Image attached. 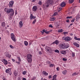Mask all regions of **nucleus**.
<instances>
[{
	"label": "nucleus",
	"instance_id": "nucleus-1",
	"mask_svg": "<svg viewBox=\"0 0 80 80\" xmlns=\"http://www.w3.org/2000/svg\"><path fill=\"white\" fill-rule=\"evenodd\" d=\"M5 12H6L7 13H10L11 12V13L9 14L10 16H13L14 15V11L13 10V9L12 8L8 9V8H5Z\"/></svg>",
	"mask_w": 80,
	"mask_h": 80
},
{
	"label": "nucleus",
	"instance_id": "nucleus-2",
	"mask_svg": "<svg viewBox=\"0 0 80 80\" xmlns=\"http://www.w3.org/2000/svg\"><path fill=\"white\" fill-rule=\"evenodd\" d=\"M32 55L31 54H28L27 55V60L29 63H31L32 62Z\"/></svg>",
	"mask_w": 80,
	"mask_h": 80
},
{
	"label": "nucleus",
	"instance_id": "nucleus-3",
	"mask_svg": "<svg viewBox=\"0 0 80 80\" xmlns=\"http://www.w3.org/2000/svg\"><path fill=\"white\" fill-rule=\"evenodd\" d=\"M62 38L63 40H64L65 41H66V42H67V41H70V40H72L71 38L69 37H62Z\"/></svg>",
	"mask_w": 80,
	"mask_h": 80
},
{
	"label": "nucleus",
	"instance_id": "nucleus-4",
	"mask_svg": "<svg viewBox=\"0 0 80 80\" xmlns=\"http://www.w3.org/2000/svg\"><path fill=\"white\" fill-rule=\"evenodd\" d=\"M11 38L12 40L14 42H16V39L15 38V35H14V34L12 33L11 34Z\"/></svg>",
	"mask_w": 80,
	"mask_h": 80
},
{
	"label": "nucleus",
	"instance_id": "nucleus-5",
	"mask_svg": "<svg viewBox=\"0 0 80 80\" xmlns=\"http://www.w3.org/2000/svg\"><path fill=\"white\" fill-rule=\"evenodd\" d=\"M13 3H14V2H13V1H11L10 2L9 6V7H10V8H12V7H13Z\"/></svg>",
	"mask_w": 80,
	"mask_h": 80
},
{
	"label": "nucleus",
	"instance_id": "nucleus-6",
	"mask_svg": "<svg viewBox=\"0 0 80 80\" xmlns=\"http://www.w3.org/2000/svg\"><path fill=\"white\" fill-rule=\"evenodd\" d=\"M59 47L60 49H65L64 45L63 44H60Z\"/></svg>",
	"mask_w": 80,
	"mask_h": 80
},
{
	"label": "nucleus",
	"instance_id": "nucleus-7",
	"mask_svg": "<svg viewBox=\"0 0 80 80\" xmlns=\"http://www.w3.org/2000/svg\"><path fill=\"white\" fill-rule=\"evenodd\" d=\"M5 55L6 57H8V58H10L11 56V55L9 54V53L8 52L5 53Z\"/></svg>",
	"mask_w": 80,
	"mask_h": 80
},
{
	"label": "nucleus",
	"instance_id": "nucleus-8",
	"mask_svg": "<svg viewBox=\"0 0 80 80\" xmlns=\"http://www.w3.org/2000/svg\"><path fill=\"white\" fill-rule=\"evenodd\" d=\"M45 49L46 51L47 52H48V53L50 52V47L47 46L45 47Z\"/></svg>",
	"mask_w": 80,
	"mask_h": 80
},
{
	"label": "nucleus",
	"instance_id": "nucleus-9",
	"mask_svg": "<svg viewBox=\"0 0 80 80\" xmlns=\"http://www.w3.org/2000/svg\"><path fill=\"white\" fill-rule=\"evenodd\" d=\"M59 42L58 40H56L54 42H52V43H51V45H53V44H54V43H55V44H56V45H57L58 44V43H59Z\"/></svg>",
	"mask_w": 80,
	"mask_h": 80
},
{
	"label": "nucleus",
	"instance_id": "nucleus-10",
	"mask_svg": "<svg viewBox=\"0 0 80 80\" xmlns=\"http://www.w3.org/2000/svg\"><path fill=\"white\" fill-rule=\"evenodd\" d=\"M2 62L5 64V65H7L8 64V61L5 59H2L1 60Z\"/></svg>",
	"mask_w": 80,
	"mask_h": 80
},
{
	"label": "nucleus",
	"instance_id": "nucleus-11",
	"mask_svg": "<svg viewBox=\"0 0 80 80\" xmlns=\"http://www.w3.org/2000/svg\"><path fill=\"white\" fill-rule=\"evenodd\" d=\"M46 4H47L46 5L47 7H49V5H50V0H47Z\"/></svg>",
	"mask_w": 80,
	"mask_h": 80
},
{
	"label": "nucleus",
	"instance_id": "nucleus-12",
	"mask_svg": "<svg viewBox=\"0 0 80 80\" xmlns=\"http://www.w3.org/2000/svg\"><path fill=\"white\" fill-rule=\"evenodd\" d=\"M32 10L33 12H36L37 10V7L36 6H34L32 8Z\"/></svg>",
	"mask_w": 80,
	"mask_h": 80
},
{
	"label": "nucleus",
	"instance_id": "nucleus-13",
	"mask_svg": "<svg viewBox=\"0 0 80 80\" xmlns=\"http://www.w3.org/2000/svg\"><path fill=\"white\" fill-rule=\"evenodd\" d=\"M30 20H32V19H35V18H36V17L35 16H33V14H31L30 16Z\"/></svg>",
	"mask_w": 80,
	"mask_h": 80
},
{
	"label": "nucleus",
	"instance_id": "nucleus-14",
	"mask_svg": "<svg viewBox=\"0 0 80 80\" xmlns=\"http://www.w3.org/2000/svg\"><path fill=\"white\" fill-rule=\"evenodd\" d=\"M41 32L42 33V34H43V33H44L45 32V33H46V34H48L50 32L49 31H46L45 29H43L42 30V32L41 31Z\"/></svg>",
	"mask_w": 80,
	"mask_h": 80
},
{
	"label": "nucleus",
	"instance_id": "nucleus-15",
	"mask_svg": "<svg viewBox=\"0 0 80 80\" xmlns=\"http://www.w3.org/2000/svg\"><path fill=\"white\" fill-rule=\"evenodd\" d=\"M6 72L7 73H11V70L10 68L7 69L6 70Z\"/></svg>",
	"mask_w": 80,
	"mask_h": 80
},
{
	"label": "nucleus",
	"instance_id": "nucleus-16",
	"mask_svg": "<svg viewBox=\"0 0 80 80\" xmlns=\"http://www.w3.org/2000/svg\"><path fill=\"white\" fill-rule=\"evenodd\" d=\"M66 50H62L60 51V53L61 54H63V55H65L66 54Z\"/></svg>",
	"mask_w": 80,
	"mask_h": 80
},
{
	"label": "nucleus",
	"instance_id": "nucleus-17",
	"mask_svg": "<svg viewBox=\"0 0 80 80\" xmlns=\"http://www.w3.org/2000/svg\"><path fill=\"white\" fill-rule=\"evenodd\" d=\"M42 74L44 75H45V76H48V74L45 71H42Z\"/></svg>",
	"mask_w": 80,
	"mask_h": 80
},
{
	"label": "nucleus",
	"instance_id": "nucleus-18",
	"mask_svg": "<svg viewBox=\"0 0 80 80\" xmlns=\"http://www.w3.org/2000/svg\"><path fill=\"white\" fill-rule=\"evenodd\" d=\"M73 45H75V46H76L78 48L79 47V44L76 42H74Z\"/></svg>",
	"mask_w": 80,
	"mask_h": 80
},
{
	"label": "nucleus",
	"instance_id": "nucleus-19",
	"mask_svg": "<svg viewBox=\"0 0 80 80\" xmlns=\"http://www.w3.org/2000/svg\"><path fill=\"white\" fill-rule=\"evenodd\" d=\"M50 5H54V0H50Z\"/></svg>",
	"mask_w": 80,
	"mask_h": 80
},
{
	"label": "nucleus",
	"instance_id": "nucleus-20",
	"mask_svg": "<svg viewBox=\"0 0 80 80\" xmlns=\"http://www.w3.org/2000/svg\"><path fill=\"white\" fill-rule=\"evenodd\" d=\"M13 74L15 76H17V75H18V72H16V71L15 70L13 71Z\"/></svg>",
	"mask_w": 80,
	"mask_h": 80
},
{
	"label": "nucleus",
	"instance_id": "nucleus-21",
	"mask_svg": "<svg viewBox=\"0 0 80 80\" xmlns=\"http://www.w3.org/2000/svg\"><path fill=\"white\" fill-rule=\"evenodd\" d=\"M65 3L64 2H62L61 3V6L62 7H65Z\"/></svg>",
	"mask_w": 80,
	"mask_h": 80
},
{
	"label": "nucleus",
	"instance_id": "nucleus-22",
	"mask_svg": "<svg viewBox=\"0 0 80 80\" xmlns=\"http://www.w3.org/2000/svg\"><path fill=\"white\" fill-rule=\"evenodd\" d=\"M68 47H69V45L68 44L64 45V49L68 48Z\"/></svg>",
	"mask_w": 80,
	"mask_h": 80
},
{
	"label": "nucleus",
	"instance_id": "nucleus-23",
	"mask_svg": "<svg viewBox=\"0 0 80 80\" xmlns=\"http://www.w3.org/2000/svg\"><path fill=\"white\" fill-rule=\"evenodd\" d=\"M20 24V28H22V26H23V23L22 22V21H20L19 22Z\"/></svg>",
	"mask_w": 80,
	"mask_h": 80
},
{
	"label": "nucleus",
	"instance_id": "nucleus-24",
	"mask_svg": "<svg viewBox=\"0 0 80 80\" xmlns=\"http://www.w3.org/2000/svg\"><path fill=\"white\" fill-rule=\"evenodd\" d=\"M67 70H65L62 72V73L64 75H66V73H67Z\"/></svg>",
	"mask_w": 80,
	"mask_h": 80
},
{
	"label": "nucleus",
	"instance_id": "nucleus-25",
	"mask_svg": "<svg viewBox=\"0 0 80 80\" xmlns=\"http://www.w3.org/2000/svg\"><path fill=\"white\" fill-rule=\"evenodd\" d=\"M80 18V15H78L77 16V18H76V20L77 21L78 19H79Z\"/></svg>",
	"mask_w": 80,
	"mask_h": 80
},
{
	"label": "nucleus",
	"instance_id": "nucleus-26",
	"mask_svg": "<svg viewBox=\"0 0 80 80\" xmlns=\"http://www.w3.org/2000/svg\"><path fill=\"white\" fill-rule=\"evenodd\" d=\"M74 39L76 40H78L79 41L80 40V38H78L76 36L74 37Z\"/></svg>",
	"mask_w": 80,
	"mask_h": 80
},
{
	"label": "nucleus",
	"instance_id": "nucleus-27",
	"mask_svg": "<svg viewBox=\"0 0 80 80\" xmlns=\"http://www.w3.org/2000/svg\"><path fill=\"white\" fill-rule=\"evenodd\" d=\"M57 9L58 12H60V11L62 10V8L59 7L57 8Z\"/></svg>",
	"mask_w": 80,
	"mask_h": 80
},
{
	"label": "nucleus",
	"instance_id": "nucleus-28",
	"mask_svg": "<svg viewBox=\"0 0 80 80\" xmlns=\"http://www.w3.org/2000/svg\"><path fill=\"white\" fill-rule=\"evenodd\" d=\"M24 45H25L26 46H27L28 45V43L27 41H24Z\"/></svg>",
	"mask_w": 80,
	"mask_h": 80
},
{
	"label": "nucleus",
	"instance_id": "nucleus-29",
	"mask_svg": "<svg viewBox=\"0 0 80 80\" xmlns=\"http://www.w3.org/2000/svg\"><path fill=\"white\" fill-rule=\"evenodd\" d=\"M75 52H72V57H75Z\"/></svg>",
	"mask_w": 80,
	"mask_h": 80
},
{
	"label": "nucleus",
	"instance_id": "nucleus-30",
	"mask_svg": "<svg viewBox=\"0 0 80 80\" xmlns=\"http://www.w3.org/2000/svg\"><path fill=\"white\" fill-rule=\"evenodd\" d=\"M74 0H69V2L70 3H72L74 2Z\"/></svg>",
	"mask_w": 80,
	"mask_h": 80
},
{
	"label": "nucleus",
	"instance_id": "nucleus-31",
	"mask_svg": "<svg viewBox=\"0 0 80 80\" xmlns=\"http://www.w3.org/2000/svg\"><path fill=\"white\" fill-rule=\"evenodd\" d=\"M5 22H2V27H5Z\"/></svg>",
	"mask_w": 80,
	"mask_h": 80
},
{
	"label": "nucleus",
	"instance_id": "nucleus-32",
	"mask_svg": "<svg viewBox=\"0 0 80 80\" xmlns=\"http://www.w3.org/2000/svg\"><path fill=\"white\" fill-rule=\"evenodd\" d=\"M55 18L52 17V18H51V21H54V20H55Z\"/></svg>",
	"mask_w": 80,
	"mask_h": 80
},
{
	"label": "nucleus",
	"instance_id": "nucleus-33",
	"mask_svg": "<svg viewBox=\"0 0 80 80\" xmlns=\"http://www.w3.org/2000/svg\"><path fill=\"white\" fill-rule=\"evenodd\" d=\"M57 74H54L53 76V78H57Z\"/></svg>",
	"mask_w": 80,
	"mask_h": 80
},
{
	"label": "nucleus",
	"instance_id": "nucleus-34",
	"mask_svg": "<svg viewBox=\"0 0 80 80\" xmlns=\"http://www.w3.org/2000/svg\"><path fill=\"white\" fill-rule=\"evenodd\" d=\"M9 47H10V48H12V49H13L14 48V47L12 45H10Z\"/></svg>",
	"mask_w": 80,
	"mask_h": 80
},
{
	"label": "nucleus",
	"instance_id": "nucleus-35",
	"mask_svg": "<svg viewBox=\"0 0 80 80\" xmlns=\"http://www.w3.org/2000/svg\"><path fill=\"white\" fill-rule=\"evenodd\" d=\"M55 52H56V53H60L59 51L57 49L55 50Z\"/></svg>",
	"mask_w": 80,
	"mask_h": 80
},
{
	"label": "nucleus",
	"instance_id": "nucleus-36",
	"mask_svg": "<svg viewBox=\"0 0 80 80\" xmlns=\"http://www.w3.org/2000/svg\"><path fill=\"white\" fill-rule=\"evenodd\" d=\"M77 75V74L76 73V72H74L72 74V75L73 76H75V75Z\"/></svg>",
	"mask_w": 80,
	"mask_h": 80
},
{
	"label": "nucleus",
	"instance_id": "nucleus-37",
	"mask_svg": "<svg viewBox=\"0 0 80 80\" xmlns=\"http://www.w3.org/2000/svg\"><path fill=\"white\" fill-rule=\"evenodd\" d=\"M27 73V72L26 71H24L22 72V74L23 75H25L26 74V73Z\"/></svg>",
	"mask_w": 80,
	"mask_h": 80
},
{
	"label": "nucleus",
	"instance_id": "nucleus-38",
	"mask_svg": "<svg viewBox=\"0 0 80 80\" xmlns=\"http://www.w3.org/2000/svg\"><path fill=\"white\" fill-rule=\"evenodd\" d=\"M17 58L19 62H20V61H21V59H20V58L19 57H18Z\"/></svg>",
	"mask_w": 80,
	"mask_h": 80
},
{
	"label": "nucleus",
	"instance_id": "nucleus-39",
	"mask_svg": "<svg viewBox=\"0 0 80 80\" xmlns=\"http://www.w3.org/2000/svg\"><path fill=\"white\" fill-rule=\"evenodd\" d=\"M36 21H37L36 19H35V20H33L32 22L33 24H35V22H36Z\"/></svg>",
	"mask_w": 80,
	"mask_h": 80
},
{
	"label": "nucleus",
	"instance_id": "nucleus-40",
	"mask_svg": "<svg viewBox=\"0 0 80 80\" xmlns=\"http://www.w3.org/2000/svg\"><path fill=\"white\" fill-rule=\"evenodd\" d=\"M62 31H63V29H59L58 30V32H62Z\"/></svg>",
	"mask_w": 80,
	"mask_h": 80
},
{
	"label": "nucleus",
	"instance_id": "nucleus-41",
	"mask_svg": "<svg viewBox=\"0 0 80 80\" xmlns=\"http://www.w3.org/2000/svg\"><path fill=\"white\" fill-rule=\"evenodd\" d=\"M39 53L40 55H42V54H43V52H42V51H39Z\"/></svg>",
	"mask_w": 80,
	"mask_h": 80
},
{
	"label": "nucleus",
	"instance_id": "nucleus-42",
	"mask_svg": "<svg viewBox=\"0 0 80 80\" xmlns=\"http://www.w3.org/2000/svg\"><path fill=\"white\" fill-rule=\"evenodd\" d=\"M36 79V77L34 76L33 78L32 79V80H34Z\"/></svg>",
	"mask_w": 80,
	"mask_h": 80
},
{
	"label": "nucleus",
	"instance_id": "nucleus-43",
	"mask_svg": "<svg viewBox=\"0 0 80 80\" xmlns=\"http://www.w3.org/2000/svg\"><path fill=\"white\" fill-rule=\"evenodd\" d=\"M72 18V16H70V17H67L66 18L68 19V18Z\"/></svg>",
	"mask_w": 80,
	"mask_h": 80
},
{
	"label": "nucleus",
	"instance_id": "nucleus-44",
	"mask_svg": "<svg viewBox=\"0 0 80 80\" xmlns=\"http://www.w3.org/2000/svg\"><path fill=\"white\" fill-rule=\"evenodd\" d=\"M54 66H55V65H54V64H50V67H54Z\"/></svg>",
	"mask_w": 80,
	"mask_h": 80
},
{
	"label": "nucleus",
	"instance_id": "nucleus-45",
	"mask_svg": "<svg viewBox=\"0 0 80 80\" xmlns=\"http://www.w3.org/2000/svg\"><path fill=\"white\" fill-rule=\"evenodd\" d=\"M62 60H63V61H67V59L65 58H63Z\"/></svg>",
	"mask_w": 80,
	"mask_h": 80
},
{
	"label": "nucleus",
	"instance_id": "nucleus-46",
	"mask_svg": "<svg viewBox=\"0 0 80 80\" xmlns=\"http://www.w3.org/2000/svg\"><path fill=\"white\" fill-rule=\"evenodd\" d=\"M57 12H55L54 14H53V15L54 16H55L56 15H57Z\"/></svg>",
	"mask_w": 80,
	"mask_h": 80
},
{
	"label": "nucleus",
	"instance_id": "nucleus-47",
	"mask_svg": "<svg viewBox=\"0 0 80 80\" xmlns=\"http://www.w3.org/2000/svg\"><path fill=\"white\" fill-rule=\"evenodd\" d=\"M38 4L40 5H42V2H41V1H39L38 2Z\"/></svg>",
	"mask_w": 80,
	"mask_h": 80
},
{
	"label": "nucleus",
	"instance_id": "nucleus-48",
	"mask_svg": "<svg viewBox=\"0 0 80 80\" xmlns=\"http://www.w3.org/2000/svg\"><path fill=\"white\" fill-rule=\"evenodd\" d=\"M16 62L17 63V64H18V65H20V62Z\"/></svg>",
	"mask_w": 80,
	"mask_h": 80
},
{
	"label": "nucleus",
	"instance_id": "nucleus-49",
	"mask_svg": "<svg viewBox=\"0 0 80 80\" xmlns=\"http://www.w3.org/2000/svg\"><path fill=\"white\" fill-rule=\"evenodd\" d=\"M74 21H75V19H73V20H71V22L72 23H73V22H74Z\"/></svg>",
	"mask_w": 80,
	"mask_h": 80
},
{
	"label": "nucleus",
	"instance_id": "nucleus-50",
	"mask_svg": "<svg viewBox=\"0 0 80 80\" xmlns=\"http://www.w3.org/2000/svg\"><path fill=\"white\" fill-rule=\"evenodd\" d=\"M18 13L17 12V10H16L15 11V15H17Z\"/></svg>",
	"mask_w": 80,
	"mask_h": 80
},
{
	"label": "nucleus",
	"instance_id": "nucleus-51",
	"mask_svg": "<svg viewBox=\"0 0 80 80\" xmlns=\"http://www.w3.org/2000/svg\"><path fill=\"white\" fill-rule=\"evenodd\" d=\"M68 32H63L64 34H68Z\"/></svg>",
	"mask_w": 80,
	"mask_h": 80
},
{
	"label": "nucleus",
	"instance_id": "nucleus-52",
	"mask_svg": "<svg viewBox=\"0 0 80 80\" xmlns=\"http://www.w3.org/2000/svg\"><path fill=\"white\" fill-rule=\"evenodd\" d=\"M56 70L57 71H59V67H57L56 68Z\"/></svg>",
	"mask_w": 80,
	"mask_h": 80
},
{
	"label": "nucleus",
	"instance_id": "nucleus-53",
	"mask_svg": "<svg viewBox=\"0 0 80 80\" xmlns=\"http://www.w3.org/2000/svg\"><path fill=\"white\" fill-rule=\"evenodd\" d=\"M12 61L13 62H15V60L13 58L12 59Z\"/></svg>",
	"mask_w": 80,
	"mask_h": 80
},
{
	"label": "nucleus",
	"instance_id": "nucleus-54",
	"mask_svg": "<svg viewBox=\"0 0 80 80\" xmlns=\"http://www.w3.org/2000/svg\"><path fill=\"white\" fill-rule=\"evenodd\" d=\"M12 19V16H9V19L11 20Z\"/></svg>",
	"mask_w": 80,
	"mask_h": 80
},
{
	"label": "nucleus",
	"instance_id": "nucleus-55",
	"mask_svg": "<svg viewBox=\"0 0 80 80\" xmlns=\"http://www.w3.org/2000/svg\"><path fill=\"white\" fill-rule=\"evenodd\" d=\"M18 80H21V78L19 77L18 78Z\"/></svg>",
	"mask_w": 80,
	"mask_h": 80
},
{
	"label": "nucleus",
	"instance_id": "nucleus-56",
	"mask_svg": "<svg viewBox=\"0 0 80 80\" xmlns=\"http://www.w3.org/2000/svg\"><path fill=\"white\" fill-rule=\"evenodd\" d=\"M22 80H27V79L23 78H22Z\"/></svg>",
	"mask_w": 80,
	"mask_h": 80
},
{
	"label": "nucleus",
	"instance_id": "nucleus-57",
	"mask_svg": "<svg viewBox=\"0 0 80 80\" xmlns=\"http://www.w3.org/2000/svg\"><path fill=\"white\" fill-rule=\"evenodd\" d=\"M52 80H57V78H53Z\"/></svg>",
	"mask_w": 80,
	"mask_h": 80
},
{
	"label": "nucleus",
	"instance_id": "nucleus-58",
	"mask_svg": "<svg viewBox=\"0 0 80 80\" xmlns=\"http://www.w3.org/2000/svg\"><path fill=\"white\" fill-rule=\"evenodd\" d=\"M66 22H69V19H67L66 21Z\"/></svg>",
	"mask_w": 80,
	"mask_h": 80
},
{
	"label": "nucleus",
	"instance_id": "nucleus-59",
	"mask_svg": "<svg viewBox=\"0 0 80 80\" xmlns=\"http://www.w3.org/2000/svg\"><path fill=\"white\" fill-rule=\"evenodd\" d=\"M2 79H3V80H7V79H5V78H3Z\"/></svg>",
	"mask_w": 80,
	"mask_h": 80
},
{
	"label": "nucleus",
	"instance_id": "nucleus-60",
	"mask_svg": "<svg viewBox=\"0 0 80 80\" xmlns=\"http://www.w3.org/2000/svg\"><path fill=\"white\" fill-rule=\"evenodd\" d=\"M45 78L43 79L42 78H41V80H45Z\"/></svg>",
	"mask_w": 80,
	"mask_h": 80
},
{
	"label": "nucleus",
	"instance_id": "nucleus-61",
	"mask_svg": "<svg viewBox=\"0 0 80 80\" xmlns=\"http://www.w3.org/2000/svg\"><path fill=\"white\" fill-rule=\"evenodd\" d=\"M35 1H36V0H32V2H35Z\"/></svg>",
	"mask_w": 80,
	"mask_h": 80
},
{
	"label": "nucleus",
	"instance_id": "nucleus-62",
	"mask_svg": "<svg viewBox=\"0 0 80 80\" xmlns=\"http://www.w3.org/2000/svg\"><path fill=\"white\" fill-rule=\"evenodd\" d=\"M50 27L51 28H53V26H52V25H50Z\"/></svg>",
	"mask_w": 80,
	"mask_h": 80
},
{
	"label": "nucleus",
	"instance_id": "nucleus-63",
	"mask_svg": "<svg viewBox=\"0 0 80 80\" xmlns=\"http://www.w3.org/2000/svg\"><path fill=\"white\" fill-rule=\"evenodd\" d=\"M70 35L71 36H72V35H73V34H72V33H71Z\"/></svg>",
	"mask_w": 80,
	"mask_h": 80
},
{
	"label": "nucleus",
	"instance_id": "nucleus-64",
	"mask_svg": "<svg viewBox=\"0 0 80 80\" xmlns=\"http://www.w3.org/2000/svg\"><path fill=\"white\" fill-rule=\"evenodd\" d=\"M42 46L43 47H45V45H43V44H42Z\"/></svg>",
	"mask_w": 80,
	"mask_h": 80
}]
</instances>
